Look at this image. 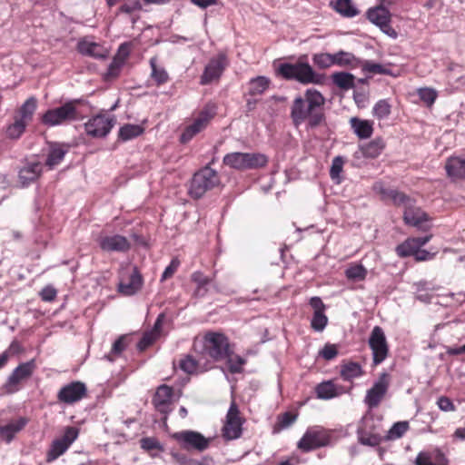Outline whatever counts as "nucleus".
I'll use <instances>...</instances> for the list:
<instances>
[{
	"instance_id": "1",
	"label": "nucleus",
	"mask_w": 465,
	"mask_h": 465,
	"mask_svg": "<svg viewBox=\"0 0 465 465\" xmlns=\"http://www.w3.org/2000/svg\"><path fill=\"white\" fill-rule=\"evenodd\" d=\"M325 98L314 89H307L302 95L294 98L290 108L292 124L298 128L306 123L307 130L315 129L326 124L324 113Z\"/></svg>"
},
{
	"instance_id": "2",
	"label": "nucleus",
	"mask_w": 465,
	"mask_h": 465,
	"mask_svg": "<svg viewBox=\"0 0 465 465\" xmlns=\"http://www.w3.org/2000/svg\"><path fill=\"white\" fill-rule=\"evenodd\" d=\"M201 346L199 352L213 361H222L232 352L229 338L221 331H208L194 341V347Z\"/></svg>"
},
{
	"instance_id": "3",
	"label": "nucleus",
	"mask_w": 465,
	"mask_h": 465,
	"mask_svg": "<svg viewBox=\"0 0 465 465\" xmlns=\"http://www.w3.org/2000/svg\"><path fill=\"white\" fill-rule=\"evenodd\" d=\"M277 74L285 80H295L302 84H322L324 75L316 73L307 62L302 58L295 64L283 63L277 69Z\"/></svg>"
},
{
	"instance_id": "4",
	"label": "nucleus",
	"mask_w": 465,
	"mask_h": 465,
	"mask_svg": "<svg viewBox=\"0 0 465 465\" xmlns=\"http://www.w3.org/2000/svg\"><path fill=\"white\" fill-rule=\"evenodd\" d=\"M83 104L82 99L67 101L59 107L47 110L42 115L41 122L46 126H56L83 120L84 115L79 111V106Z\"/></svg>"
},
{
	"instance_id": "5",
	"label": "nucleus",
	"mask_w": 465,
	"mask_h": 465,
	"mask_svg": "<svg viewBox=\"0 0 465 465\" xmlns=\"http://www.w3.org/2000/svg\"><path fill=\"white\" fill-rule=\"evenodd\" d=\"M216 114L217 104L213 102L207 103L194 114L192 123L186 125L180 136V142L182 143H189L195 135L207 128Z\"/></svg>"
},
{
	"instance_id": "6",
	"label": "nucleus",
	"mask_w": 465,
	"mask_h": 465,
	"mask_svg": "<svg viewBox=\"0 0 465 465\" xmlns=\"http://www.w3.org/2000/svg\"><path fill=\"white\" fill-rule=\"evenodd\" d=\"M223 163L236 170L263 168L268 163V157L261 153H230L223 160Z\"/></svg>"
},
{
	"instance_id": "7",
	"label": "nucleus",
	"mask_w": 465,
	"mask_h": 465,
	"mask_svg": "<svg viewBox=\"0 0 465 465\" xmlns=\"http://www.w3.org/2000/svg\"><path fill=\"white\" fill-rule=\"evenodd\" d=\"M36 368L37 365L35 359L20 363L2 385L0 396L10 395L19 391L22 388V383L33 375Z\"/></svg>"
},
{
	"instance_id": "8",
	"label": "nucleus",
	"mask_w": 465,
	"mask_h": 465,
	"mask_svg": "<svg viewBox=\"0 0 465 465\" xmlns=\"http://www.w3.org/2000/svg\"><path fill=\"white\" fill-rule=\"evenodd\" d=\"M219 183L218 173L209 166H205L193 174L189 193L193 198L199 199L207 191L218 186Z\"/></svg>"
},
{
	"instance_id": "9",
	"label": "nucleus",
	"mask_w": 465,
	"mask_h": 465,
	"mask_svg": "<svg viewBox=\"0 0 465 465\" xmlns=\"http://www.w3.org/2000/svg\"><path fill=\"white\" fill-rule=\"evenodd\" d=\"M172 438L181 449L187 451L203 452L209 448L212 441L211 438H206L202 433L191 430L175 432L172 435Z\"/></svg>"
},
{
	"instance_id": "10",
	"label": "nucleus",
	"mask_w": 465,
	"mask_h": 465,
	"mask_svg": "<svg viewBox=\"0 0 465 465\" xmlns=\"http://www.w3.org/2000/svg\"><path fill=\"white\" fill-rule=\"evenodd\" d=\"M78 435V428L74 426L65 427L64 434L52 441L45 455V461L47 463H52L64 455L70 446L76 440Z\"/></svg>"
},
{
	"instance_id": "11",
	"label": "nucleus",
	"mask_w": 465,
	"mask_h": 465,
	"mask_svg": "<svg viewBox=\"0 0 465 465\" xmlns=\"http://www.w3.org/2000/svg\"><path fill=\"white\" fill-rule=\"evenodd\" d=\"M368 345L372 354V365L378 366L389 356L390 347L383 329L374 326L368 340Z\"/></svg>"
},
{
	"instance_id": "12",
	"label": "nucleus",
	"mask_w": 465,
	"mask_h": 465,
	"mask_svg": "<svg viewBox=\"0 0 465 465\" xmlns=\"http://www.w3.org/2000/svg\"><path fill=\"white\" fill-rule=\"evenodd\" d=\"M229 64L230 60L227 54L225 52L218 53L205 65L203 73L200 77V84L207 85L213 82H219Z\"/></svg>"
},
{
	"instance_id": "13",
	"label": "nucleus",
	"mask_w": 465,
	"mask_h": 465,
	"mask_svg": "<svg viewBox=\"0 0 465 465\" xmlns=\"http://www.w3.org/2000/svg\"><path fill=\"white\" fill-rule=\"evenodd\" d=\"M330 440V434L326 430L320 427H311L307 429L298 441L297 448L306 453L328 445Z\"/></svg>"
},
{
	"instance_id": "14",
	"label": "nucleus",
	"mask_w": 465,
	"mask_h": 465,
	"mask_svg": "<svg viewBox=\"0 0 465 465\" xmlns=\"http://www.w3.org/2000/svg\"><path fill=\"white\" fill-rule=\"evenodd\" d=\"M116 123L115 117L106 114H98L84 124L87 135L94 138H104L111 132Z\"/></svg>"
},
{
	"instance_id": "15",
	"label": "nucleus",
	"mask_w": 465,
	"mask_h": 465,
	"mask_svg": "<svg viewBox=\"0 0 465 465\" xmlns=\"http://www.w3.org/2000/svg\"><path fill=\"white\" fill-rule=\"evenodd\" d=\"M243 420L235 402H232L226 414V421L223 427V437L228 440L242 436Z\"/></svg>"
},
{
	"instance_id": "16",
	"label": "nucleus",
	"mask_w": 465,
	"mask_h": 465,
	"mask_svg": "<svg viewBox=\"0 0 465 465\" xmlns=\"http://www.w3.org/2000/svg\"><path fill=\"white\" fill-rule=\"evenodd\" d=\"M87 391V387L83 381H71L59 390L57 400L59 402L72 405L86 398Z\"/></svg>"
},
{
	"instance_id": "17",
	"label": "nucleus",
	"mask_w": 465,
	"mask_h": 465,
	"mask_svg": "<svg viewBox=\"0 0 465 465\" xmlns=\"http://www.w3.org/2000/svg\"><path fill=\"white\" fill-rule=\"evenodd\" d=\"M388 6L383 5L382 0H381L380 5L369 9L367 17L372 24L379 26L383 33L395 38L397 37V33L391 25V15L387 9Z\"/></svg>"
},
{
	"instance_id": "18",
	"label": "nucleus",
	"mask_w": 465,
	"mask_h": 465,
	"mask_svg": "<svg viewBox=\"0 0 465 465\" xmlns=\"http://www.w3.org/2000/svg\"><path fill=\"white\" fill-rule=\"evenodd\" d=\"M390 386V376L388 373H381L379 380L374 382L372 387L366 392L364 402L370 409L377 408L385 395Z\"/></svg>"
},
{
	"instance_id": "19",
	"label": "nucleus",
	"mask_w": 465,
	"mask_h": 465,
	"mask_svg": "<svg viewBox=\"0 0 465 465\" xmlns=\"http://www.w3.org/2000/svg\"><path fill=\"white\" fill-rule=\"evenodd\" d=\"M97 242L101 250L106 252H127L132 246L130 241L121 234L100 236Z\"/></svg>"
},
{
	"instance_id": "20",
	"label": "nucleus",
	"mask_w": 465,
	"mask_h": 465,
	"mask_svg": "<svg viewBox=\"0 0 465 465\" xmlns=\"http://www.w3.org/2000/svg\"><path fill=\"white\" fill-rule=\"evenodd\" d=\"M173 398V389L163 384L156 389L152 403L157 411L168 414L172 411Z\"/></svg>"
},
{
	"instance_id": "21",
	"label": "nucleus",
	"mask_w": 465,
	"mask_h": 465,
	"mask_svg": "<svg viewBox=\"0 0 465 465\" xmlns=\"http://www.w3.org/2000/svg\"><path fill=\"white\" fill-rule=\"evenodd\" d=\"M431 237V234L424 237H410L396 247V253L401 258L414 256L420 248L430 241Z\"/></svg>"
},
{
	"instance_id": "22",
	"label": "nucleus",
	"mask_w": 465,
	"mask_h": 465,
	"mask_svg": "<svg viewBox=\"0 0 465 465\" xmlns=\"http://www.w3.org/2000/svg\"><path fill=\"white\" fill-rule=\"evenodd\" d=\"M429 220V215L415 205L414 199L411 203L404 209L403 221L408 225L421 228V224Z\"/></svg>"
},
{
	"instance_id": "23",
	"label": "nucleus",
	"mask_w": 465,
	"mask_h": 465,
	"mask_svg": "<svg viewBox=\"0 0 465 465\" xmlns=\"http://www.w3.org/2000/svg\"><path fill=\"white\" fill-rule=\"evenodd\" d=\"M28 423V419L25 417H20L15 420H10L5 425H0V440L6 443H10Z\"/></svg>"
},
{
	"instance_id": "24",
	"label": "nucleus",
	"mask_w": 465,
	"mask_h": 465,
	"mask_svg": "<svg viewBox=\"0 0 465 465\" xmlns=\"http://www.w3.org/2000/svg\"><path fill=\"white\" fill-rule=\"evenodd\" d=\"M43 172V165L40 162L26 163L18 173V179L22 186H27L35 182Z\"/></svg>"
},
{
	"instance_id": "25",
	"label": "nucleus",
	"mask_w": 465,
	"mask_h": 465,
	"mask_svg": "<svg viewBox=\"0 0 465 465\" xmlns=\"http://www.w3.org/2000/svg\"><path fill=\"white\" fill-rule=\"evenodd\" d=\"M179 368L187 374H199L211 369L208 362L202 363L195 360L192 355H183L178 362Z\"/></svg>"
},
{
	"instance_id": "26",
	"label": "nucleus",
	"mask_w": 465,
	"mask_h": 465,
	"mask_svg": "<svg viewBox=\"0 0 465 465\" xmlns=\"http://www.w3.org/2000/svg\"><path fill=\"white\" fill-rule=\"evenodd\" d=\"M415 465H448L449 460L446 455L439 449L433 452L420 451L414 460Z\"/></svg>"
},
{
	"instance_id": "27",
	"label": "nucleus",
	"mask_w": 465,
	"mask_h": 465,
	"mask_svg": "<svg viewBox=\"0 0 465 465\" xmlns=\"http://www.w3.org/2000/svg\"><path fill=\"white\" fill-rule=\"evenodd\" d=\"M143 282V281L141 273L138 269L134 267L127 282L123 280L119 283V292L124 295H134L142 288Z\"/></svg>"
},
{
	"instance_id": "28",
	"label": "nucleus",
	"mask_w": 465,
	"mask_h": 465,
	"mask_svg": "<svg viewBox=\"0 0 465 465\" xmlns=\"http://www.w3.org/2000/svg\"><path fill=\"white\" fill-rule=\"evenodd\" d=\"M69 146L64 143H54L50 144V148L45 160V165L49 169H54L57 166L64 158V155L68 153Z\"/></svg>"
},
{
	"instance_id": "29",
	"label": "nucleus",
	"mask_w": 465,
	"mask_h": 465,
	"mask_svg": "<svg viewBox=\"0 0 465 465\" xmlns=\"http://www.w3.org/2000/svg\"><path fill=\"white\" fill-rule=\"evenodd\" d=\"M77 50L80 54L94 58H105L107 55V51L103 45L86 39L78 42Z\"/></svg>"
},
{
	"instance_id": "30",
	"label": "nucleus",
	"mask_w": 465,
	"mask_h": 465,
	"mask_svg": "<svg viewBox=\"0 0 465 465\" xmlns=\"http://www.w3.org/2000/svg\"><path fill=\"white\" fill-rule=\"evenodd\" d=\"M445 169L449 177L452 179H465V157H449L445 163Z\"/></svg>"
},
{
	"instance_id": "31",
	"label": "nucleus",
	"mask_w": 465,
	"mask_h": 465,
	"mask_svg": "<svg viewBox=\"0 0 465 465\" xmlns=\"http://www.w3.org/2000/svg\"><path fill=\"white\" fill-rule=\"evenodd\" d=\"M351 127L360 139H368L373 133V123L369 120H362L352 117L350 120Z\"/></svg>"
},
{
	"instance_id": "32",
	"label": "nucleus",
	"mask_w": 465,
	"mask_h": 465,
	"mask_svg": "<svg viewBox=\"0 0 465 465\" xmlns=\"http://www.w3.org/2000/svg\"><path fill=\"white\" fill-rule=\"evenodd\" d=\"M36 108L37 99L35 96H31L26 99L21 107L15 112L14 117L29 124L33 120Z\"/></svg>"
},
{
	"instance_id": "33",
	"label": "nucleus",
	"mask_w": 465,
	"mask_h": 465,
	"mask_svg": "<svg viewBox=\"0 0 465 465\" xmlns=\"http://www.w3.org/2000/svg\"><path fill=\"white\" fill-rule=\"evenodd\" d=\"M334 64L340 67H346L355 69L361 66V61L356 57L352 53L341 50L335 54Z\"/></svg>"
},
{
	"instance_id": "34",
	"label": "nucleus",
	"mask_w": 465,
	"mask_h": 465,
	"mask_svg": "<svg viewBox=\"0 0 465 465\" xmlns=\"http://www.w3.org/2000/svg\"><path fill=\"white\" fill-rule=\"evenodd\" d=\"M364 374L361 365L354 361H342L340 375L344 381H351Z\"/></svg>"
},
{
	"instance_id": "35",
	"label": "nucleus",
	"mask_w": 465,
	"mask_h": 465,
	"mask_svg": "<svg viewBox=\"0 0 465 465\" xmlns=\"http://www.w3.org/2000/svg\"><path fill=\"white\" fill-rule=\"evenodd\" d=\"M386 143L381 137H376L361 147L364 157L377 158L384 150Z\"/></svg>"
},
{
	"instance_id": "36",
	"label": "nucleus",
	"mask_w": 465,
	"mask_h": 465,
	"mask_svg": "<svg viewBox=\"0 0 465 465\" xmlns=\"http://www.w3.org/2000/svg\"><path fill=\"white\" fill-rule=\"evenodd\" d=\"M315 393L318 399L330 400L339 396L338 388L332 381H326L315 387Z\"/></svg>"
},
{
	"instance_id": "37",
	"label": "nucleus",
	"mask_w": 465,
	"mask_h": 465,
	"mask_svg": "<svg viewBox=\"0 0 465 465\" xmlns=\"http://www.w3.org/2000/svg\"><path fill=\"white\" fill-rule=\"evenodd\" d=\"M331 77L333 84L341 90L348 91L355 86V77L350 73L336 72L333 73Z\"/></svg>"
},
{
	"instance_id": "38",
	"label": "nucleus",
	"mask_w": 465,
	"mask_h": 465,
	"mask_svg": "<svg viewBox=\"0 0 465 465\" xmlns=\"http://www.w3.org/2000/svg\"><path fill=\"white\" fill-rule=\"evenodd\" d=\"M140 446L151 457H157L164 450L163 446L158 439L154 437H144L140 440Z\"/></svg>"
},
{
	"instance_id": "39",
	"label": "nucleus",
	"mask_w": 465,
	"mask_h": 465,
	"mask_svg": "<svg viewBox=\"0 0 465 465\" xmlns=\"http://www.w3.org/2000/svg\"><path fill=\"white\" fill-rule=\"evenodd\" d=\"M156 62L157 59L155 57L150 59V66L152 69L151 78L156 86H160L166 84L170 80V77L163 67L157 66Z\"/></svg>"
},
{
	"instance_id": "40",
	"label": "nucleus",
	"mask_w": 465,
	"mask_h": 465,
	"mask_svg": "<svg viewBox=\"0 0 465 465\" xmlns=\"http://www.w3.org/2000/svg\"><path fill=\"white\" fill-rule=\"evenodd\" d=\"M271 80L265 76H257L249 81V94L256 96L262 94L270 86Z\"/></svg>"
},
{
	"instance_id": "41",
	"label": "nucleus",
	"mask_w": 465,
	"mask_h": 465,
	"mask_svg": "<svg viewBox=\"0 0 465 465\" xmlns=\"http://www.w3.org/2000/svg\"><path fill=\"white\" fill-rule=\"evenodd\" d=\"M143 132L144 128L139 124H126L120 128L118 137L122 141H128L140 136Z\"/></svg>"
},
{
	"instance_id": "42",
	"label": "nucleus",
	"mask_w": 465,
	"mask_h": 465,
	"mask_svg": "<svg viewBox=\"0 0 465 465\" xmlns=\"http://www.w3.org/2000/svg\"><path fill=\"white\" fill-rule=\"evenodd\" d=\"M298 418V413L286 411L277 416V421L273 426V432L278 433L292 425Z\"/></svg>"
},
{
	"instance_id": "43",
	"label": "nucleus",
	"mask_w": 465,
	"mask_h": 465,
	"mask_svg": "<svg viewBox=\"0 0 465 465\" xmlns=\"http://www.w3.org/2000/svg\"><path fill=\"white\" fill-rule=\"evenodd\" d=\"M312 59L313 64L322 70L328 69L332 65H335L333 54L317 53L312 55Z\"/></svg>"
},
{
	"instance_id": "44",
	"label": "nucleus",
	"mask_w": 465,
	"mask_h": 465,
	"mask_svg": "<svg viewBox=\"0 0 465 465\" xmlns=\"http://www.w3.org/2000/svg\"><path fill=\"white\" fill-rule=\"evenodd\" d=\"M28 124L14 117V122L5 130V134L10 139H18L25 133Z\"/></svg>"
},
{
	"instance_id": "45",
	"label": "nucleus",
	"mask_w": 465,
	"mask_h": 465,
	"mask_svg": "<svg viewBox=\"0 0 465 465\" xmlns=\"http://www.w3.org/2000/svg\"><path fill=\"white\" fill-rule=\"evenodd\" d=\"M224 361H226L227 368L232 374L242 373L243 365L246 363L245 359L240 355L233 354V351Z\"/></svg>"
},
{
	"instance_id": "46",
	"label": "nucleus",
	"mask_w": 465,
	"mask_h": 465,
	"mask_svg": "<svg viewBox=\"0 0 465 465\" xmlns=\"http://www.w3.org/2000/svg\"><path fill=\"white\" fill-rule=\"evenodd\" d=\"M192 281L197 284V289L195 291L196 295H204L206 292L205 287L212 282V279L205 275L202 272H194L192 276Z\"/></svg>"
},
{
	"instance_id": "47",
	"label": "nucleus",
	"mask_w": 465,
	"mask_h": 465,
	"mask_svg": "<svg viewBox=\"0 0 465 465\" xmlns=\"http://www.w3.org/2000/svg\"><path fill=\"white\" fill-rule=\"evenodd\" d=\"M367 270L361 264H352L345 271V276L351 281H363L367 276Z\"/></svg>"
},
{
	"instance_id": "48",
	"label": "nucleus",
	"mask_w": 465,
	"mask_h": 465,
	"mask_svg": "<svg viewBox=\"0 0 465 465\" xmlns=\"http://www.w3.org/2000/svg\"><path fill=\"white\" fill-rule=\"evenodd\" d=\"M396 189L387 187L382 182H376L372 185V191L379 195L380 200L390 203Z\"/></svg>"
},
{
	"instance_id": "49",
	"label": "nucleus",
	"mask_w": 465,
	"mask_h": 465,
	"mask_svg": "<svg viewBox=\"0 0 465 465\" xmlns=\"http://www.w3.org/2000/svg\"><path fill=\"white\" fill-rule=\"evenodd\" d=\"M396 189L387 187L382 182H376L372 185V191L379 195L380 200L390 203Z\"/></svg>"
},
{
	"instance_id": "50",
	"label": "nucleus",
	"mask_w": 465,
	"mask_h": 465,
	"mask_svg": "<svg viewBox=\"0 0 465 465\" xmlns=\"http://www.w3.org/2000/svg\"><path fill=\"white\" fill-rule=\"evenodd\" d=\"M334 9L346 17H353L359 13L357 9L351 5V0H337Z\"/></svg>"
},
{
	"instance_id": "51",
	"label": "nucleus",
	"mask_w": 465,
	"mask_h": 465,
	"mask_svg": "<svg viewBox=\"0 0 465 465\" xmlns=\"http://www.w3.org/2000/svg\"><path fill=\"white\" fill-rule=\"evenodd\" d=\"M410 429L408 421H398L392 425L386 436L387 440H396L401 438Z\"/></svg>"
},
{
	"instance_id": "52",
	"label": "nucleus",
	"mask_w": 465,
	"mask_h": 465,
	"mask_svg": "<svg viewBox=\"0 0 465 465\" xmlns=\"http://www.w3.org/2000/svg\"><path fill=\"white\" fill-rule=\"evenodd\" d=\"M124 64L121 60L113 59L109 64L106 73L104 74V79L106 82L114 81L120 75Z\"/></svg>"
},
{
	"instance_id": "53",
	"label": "nucleus",
	"mask_w": 465,
	"mask_h": 465,
	"mask_svg": "<svg viewBox=\"0 0 465 465\" xmlns=\"http://www.w3.org/2000/svg\"><path fill=\"white\" fill-rule=\"evenodd\" d=\"M372 114L378 119H384L391 114V104L386 100H380L375 104Z\"/></svg>"
},
{
	"instance_id": "54",
	"label": "nucleus",
	"mask_w": 465,
	"mask_h": 465,
	"mask_svg": "<svg viewBox=\"0 0 465 465\" xmlns=\"http://www.w3.org/2000/svg\"><path fill=\"white\" fill-rule=\"evenodd\" d=\"M128 345L127 337L121 336L119 337L113 344L112 350L109 355V359L111 361L114 360L115 357H118L122 354V352L126 349Z\"/></svg>"
},
{
	"instance_id": "55",
	"label": "nucleus",
	"mask_w": 465,
	"mask_h": 465,
	"mask_svg": "<svg viewBox=\"0 0 465 465\" xmlns=\"http://www.w3.org/2000/svg\"><path fill=\"white\" fill-rule=\"evenodd\" d=\"M361 67L364 72L373 74H389V71L384 68L381 64L365 61L361 64Z\"/></svg>"
},
{
	"instance_id": "56",
	"label": "nucleus",
	"mask_w": 465,
	"mask_h": 465,
	"mask_svg": "<svg viewBox=\"0 0 465 465\" xmlns=\"http://www.w3.org/2000/svg\"><path fill=\"white\" fill-rule=\"evenodd\" d=\"M418 94L420 100L424 102L428 106H431L438 96L437 92L434 89L429 87L420 88L418 90Z\"/></svg>"
},
{
	"instance_id": "57",
	"label": "nucleus",
	"mask_w": 465,
	"mask_h": 465,
	"mask_svg": "<svg viewBox=\"0 0 465 465\" xmlns=\"http://www.w3.org/2000/svg\"><path fill=\"white\" fill-rule=\"evenodd\" d=\"M413 199L407 195L405 193L395 190L390 203L397 207L403 206L405 209L409 204L411 203Z\"/></svg>"
},
{
	"instance_id": "58",
	"label": "nucleus",
	"mask_w": 465,
	"mask_h": 465,
	"mask_svg": "<svg viewBox=\"0 0 465 465\" xmlns=\"http://www.w3.org/2000/svg\"><path fill=\"white\" fill-rule=\"evenodd\" d=\"M328 324V317L324 312L313 313L311 327L316 331H322Z\"/></svg>"
},
{
	"instance_id": "59",
	"label": "nucleus",
	"mask_w": 465,
	"mask_h": 465,
	"mask_svg": "<svg viewBox=\"0 0 465 465\" xmlns=\"http://www.w3.org/2000/svg\"><path fill=\"white\" fill-rule=\"evenodd\" d=\"M338 346L332 343H326L320 351L319 355L325 361H331L338 355Z\"/></svg>"
},
{
	"instance_id": "60",
	"label": "nucleus",
	"mask_w": 465,
	"mask_h": 465,
	"mask_svg": "<svg viewBox=\"0 0 465 465\" xmlns=\"http://www.w3.org/2000/svg\"><path fill=\"white\" fill-rule=\"evenodd\" d=\"M344 161L341 156H336L332 160L330 170V176L332 180L338 179L342 172Z\"/></svg>"
},
{
	"instance_id": "61",
	"label": "nucleus",
	"mask_w": 465,
	"mask_h": 465,
	"mask_svg": "<svg viewBox=\"0 0 465 465\" xmlns=\"http://www.w3.org/2000/svg\"><path fill=\"white\" fill-rule=\"evenodd\" d=\"M157 338L158 337H156L154 332L144 333L137 344L138 350L141 351L146 350L156 341Z\"/></svg>"
},
{
	"instance_id": "62",
	"label": "nucleus",
	"mask_w": 465,
	"mask_h": 465,
	"mask_svg": "<svg viewBox=\"0 0 465 465\" xmlns=\"http://www.w3.org/2000/svg\"><path fill=\"white\" fill-rule=\"evenodd\" d=\"M142 7L143 6H142V4L140 3V1L134 0V1H130L128 3L122 5L119 7V12L131 15L135 11H140L142 9Z\"/></svg>"
},
{
	"instance_id": "63",
	"label": "nucleus",
	"mask_w": 465,
	"mask_h": 465,
	"mask_svg": "<svg viewBox=\"0 0 465 465\" xmlns=\"http://www.w3.org/2000/svg\"><path fill=\"white\" fill-rule=\"evenodd\" d=\"M179 265H180L179 260L176 258L173 259L171 261L170 264L163 271L162 277H161V281L163 282V281H166L167 279L173 277V274L178 270Z\"/></svg>"
},
{
	"instance_id": "64",
	"label": "nucleus",
	"mask_w": 465,
	"mask_h": 465,
	"mask_svg": "<svg viewBox=\"0 0 465 465\" xmlns=\"http://www.w3.org/2000/svg\"><path fill=\"white\" fill-rule=\"evenodd\" d=\"M439 409L442 411H455L456 406L452 401L447 396H440L437 401Z\"/></svg>"
}]
</instances>
